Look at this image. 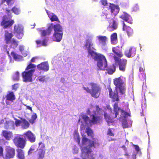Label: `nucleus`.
<instances>
[{
    "mask_svg": "<svg viewBox=\"0 0 159 159\" xmlns=\"http://www.w3.org/2000/svg\"><path fill=\"white\" fill-rule=\"evenodd\" d=\"M109 7L111 9V13L115 16L117 15L119 11L120 8L118 5H116L112 3H110Z\"/></svg>",
    "mask_w": 159,
    "mask_h": 159,
    "instance_id": "16",
    "label": "nucleus"
},
{
    "mask_svg": "<svg viewBox=\"0 0 159 159\" xmlns=\"http://www.w3.org/2000/svg\"><path fill=\"white\" fill-rule=\"evenodd\" d=\"M93 44L91 39H88L86 40L85 46L88 51V57H89V55H90L92 57H93V56H95L98 54L94 51L96 49L93 47Z\"/></svg>",
    "mask_w": 159,
    "mask_h": 159,
    "instance_id": "6",
    "label": "nucleus"
},
{
    "mask_svg": "<svg viewBox=\"0 0 159 159\" xmlns=\"http://www.w3.org/2000/svg\"><path fill=\"white\" fill-rule=\"evenodd\" d=\"M133 146L134 147L135 149L137 152H139L140 151V149L138 145L133 144Z\"/></svg>",
    "mask_w": 159,
    "mask_h": 159,
    "instance_id": "55",
    "label": "nucleus"
},
{
    "mask_svg": "<svg viewBox=\"0 0 159 159\" xmlns=\"http://www.w3.org/2000/svg\"><path fill=\"white\" fill-rule=\"evenodd\" d=\"M86 133L89 136H92L93 134L92 130L89 128H88L87 129Z\"/></svg>",
    "mask_w": 159,
    "mask_h": 159,
    "instance_id": "51",
    "label": "nucleus"
},
{
    "mask_svg": "<svg viewBox=\"0 0 159 159\" xmlns=\"http://www.w3.org/2000/svg\"><path fill=\"white\" fill-rule=\"evenodd\" d=\"M127 60L125 59H122L120 61L118 62L119 69L123 72L125 71L127 64Z\"/></svg>",
    "mask_w": 159,
    "mask_h": 159,
    "instance_id": "14",
    "label": "nucleus"
},
{
    "mask_svg": "<svg viewBox=\"0 0 159 159\" xmlns=\"http://www.w3.org/2000/svg\"><path fill=\"white\" fill-rule=\"evenodd\" d=\"M83 89L91 96L94 98H98L100 96L101 92V88L97 84L90 83L87 84V86H84Z\"/></svg>",
    "mask_w": 159,
    "mask_h": 159,
    "instance_id": "1",
    "label": "nucleus"
},
{
    "mask_svg": "<svg viewBox=\"0 0 159 159\" xmlns=\"http://www.w3.org/2000/svg\"><path fill=\"white\" fill-rule=\"evenodd\" d=\"M19 78V73L16 71L13 76V79L15 80H18Z\"/></svg>",
    "mask_w": 159,
    "mask_h": 159,
    "instance_id": "46",
    "label": "nucleus"
},
{
    "mask_svg": "<svg viewBox=\"0 0 159 159\" xmlns=\"http://www.w3.org/2000/svg\"><path fill=\"white\" fill-rule=\"evenodd\" d=\"M120 17L125 21L128 22L130 24L132 23V21L130 20L131 18V16L125 12H123Z\"/></svg>",
    "mask_w": 159,
    "mask_h": 159,
    "instance_id": "20",
    "label": "nucleus"
},
{
    "mask_svg": "<svg viewBox=\"0 0 159 159\" xmlns=\"http://www.w3.org/2000/svg\"><path fill=\"white\" fill-rule=\"evenodd\" d=\"M23 28L20 25H18L17 26L15 25L14 27V31L16 33V36L20 39L23 36Z\"/></svg>",
    "mask_w": 159,
    "mask_h": 159,
    "instance_id": "13",
    "label": "nucleus"
},
{
    "mask_svg": "<svg viewBox=\"0 0 159 159\" xmlns=\"http://www.w3.org/2000/svg\"><path fill=\"white\" fill-rule=\"evenodd\" d=\"M118 47H113L112 51L118 57H123V54L122 52L119 50Z\"/></svg>",
    "mask_w": 159,
    "mask_h": 159,
    "instance_id": "26",
    "label": "nucleus"
},
{
    "mask_svg": "<svg viewBox=\"0 0 159 159\" xmlns=\"http://www.w3.org/2000/svg\"><path fill=\"white\" fill-rule=\"evenodd\" d=\"M6 13L7 14H8L9 15H10L11 14V10H10L8 9H6Z\"/></svg>",
    "mask_w": 159,
    "mask_h": 159,
    "instance_id": "60",
    "label": "nucleus"
},
{
    "mask_svg": "<svg viewBox=\"0 0 159 159\" xmlns=\"http://www.w3.org/2000/svg\"><path fill=\"white\" fill-rule=\"evenodd\" d=\"M19 84H15L12 86V89L16 90L19 87Z\"/></svg>",
    "mask_w": 159,
    "mask_h": 159,
    "instance_id": "58",
    "label": "nucleus"
},
{
    "mask_svg": "<svg viewBox=\"0 0 159 159\" xmlns=\"http://www.w3.org/2000/svg\"><path fill=\"white\" fill-rule=\"evenodd\" d=\"M90 117L91 119L89 120V123L91 124H97L102 121V116L96 111H94L93 114L90 115Z\"/></svg>",
    "mask_w": 159,
    "mask_h": 159,
    "instance_id": "8",
    "label": "nucleus"
},
{
    "mask_svg": "<svg viewBox=\"0 0 159 159\" xmlns=\"http://www.w3.org/2000/svg\"><path fill=\"white\" fill-rule=\"evenodd\" d=\"M102 4L104 6L107 5V0H101Z\"/></svg>",
    "mask_w": 159,
    "mask_h": 159,
    "instance_id": "57",
    "label": "nucleus"
},
{
    "mask_svg": "<svg viewBox=\"0 0 159 159\" xmlns=\"http://www.w3.org/2000/svg\"><path fill=\"white\" fill-rule=\"evenodd\" d=\"M77 142L78 144H80V138L79 136H77Z\"/></svg>",
    "mask_w": 159,
    "mask_h": 159,
    "instance_id": "64",
    "label": "nucleus"
},
{
    "mask_svg": "<svg viewBox=\"0 0 159 159\" xmlns=\"http://www.w3.org/2000/svg\"><path fill=\"white\" fill-rule=\"evenodd\" d=\"M63 33L54 32L53 35L52 39L56 42H60L62 39Z\"/></svg>",
    "mask_w": 159,
    "mask_h": 159,
    "instance_id": "23",
    "label": "nucleus"
},
{
    "mask_svg": "<svg viewBox=\"0 0 159 159\" xmlns=\"http://www.w3.org/2000/svg\"><path fill=\"white\" fill-rule=\"evenodd\" d=\"M13 36V34L12 33H9L7 30L5 31L4 40L6 44L10 43Z\"/></svg>",
    "mask_w": 159,
    "mask_h": 159,
    "instance_id": "18",
    "label": "nucleus"
},
{
    "mask_svg": "<svg viewBox=\"0 0 159 159\" xmlns=\"http://www.w3.org/2000/svg\"><path fill=\"white\" fill-rule=\"evenodd\" d=\"M15 0H2V3L6 2L7 5L9 6L13 5L14 3Z\"/></svg>",
    "mask_w": 159,
    "mask_h": 159,
    "instance_id": "39",
    "label": "nucleus"
},
{
    "mask_svg": "<svg viewBox=\"0 0 159 159\" xmlns=\"http://www.w3.org/2000/svg\"><path fill=\"white\" fill-rule=\"evenodd\" d=\"M36 65L31 63H30L25 68V70H28L31 68H35Z\"/></svg>",
    "mask_w": 159,
    "mask_h": 159,
    "instance_id": "45",
    "label": "nucleus"
},
{
    "mask_svg": "<svg viewBox=\"0 0 159 159\" xmlns=\"http://www.w3.org/2000/svg\"><path fill=\"white\" fill-rule=\"evenodd\" d=\"M122 126L124 129L127 128L128 127V124L126 120H125L123 121Z\"/></svg>",
    "mask_w": 159,
    "mask_h": 159,
    "instance_id": "49",
    "label": "nucleus"
},
{
    "mask_svg": "<svg viewBox=\"0 0 159 159\" xmlns=\"http://www.w3.org/2000/svg\"><path fill=\"white\" fill-rule=\"evenodd\" d=\"M15 155V150L12 147H7L5 149V153L4 156H3L4 159H11L13 158Z\"/></svg>",
    "mask_w": 159,
    "mask_h": 159,
    "instance_id": "10",
    "label": "nucleus"
},
{
    "mask_svg": "<svg viewBox=\"0 0 159 159\" xmlns=\"http://www.w3.org/2000/svg\"><path fill=\"white\" fill-rule=\"evenodd\" d=\"M136 53V49L135 48H131L129 50H127L125 52V56L128 58L134 56Z\"/></svg>",
    "mask_w": 159,
    "mask_h": 159,
    "instance_id": "15",
    "label": "nucleus"
},
{
    "mask_svg": "<svg viewBox=\"0 0 159 159\" xmlns=\"http://www.w3.org/2000/svg\"><path fill=\"white\" fill-rule=\"evenodd\" d=\"M21 126L23 129H27L30 126L29 122L25 119H22Z\"/></svg>",
    "mask_w": 159,
    "mask_h": 159,
    "instance_id": "33",
    "label": "nucleus"
},
{
    "mask_svg": "<svg viewBox=\"0 0 159 159\" xmlns=\"http://www.w3.org/2000/svg\"><path fill=\"white\" fill-rule=\"evenodd\" d=\"M96 111L97 112H98V111H100L101 109L99 108L98 105L96 106Z\"/></svg>",
    "mask_w": 159,
    "mask_h": 159,
    "instance_id": "63",
    "label": "nucleus"
},
{
    "mask_svg": "<svg viewBox=\"0 0 159 159\" xmlns=\"http://www.w3.org/2000/svg\"><path fill=\"white\" fill-rule=\"evenodd\" d=\"M2 134L3 136L7 140H10L12 136V133L10 131L4 130L2 131Z\"/></svg>",
    "mask_w": 159,
    "mask_h": 159,
    "instance_id": "24",
    "label": "nucleus"
},
{
    "mask_svg": "<svg viewBox=\"0 0 159 159\" xmlns=\"http://www.w3.org/2000/svg\"><path fill=\"white\" fill-rule=\"evenodd\" d=\"M15 124L16 126L18 127L20 126V124H21L22 120L16 118H15Z\"/></svg>",
    "mask_w": 159,
    "mask_h": 159,
    "instance_id": "48",
    "label": "nucleus"
},
{
    "mask_svg": "<svg viewBox=\"0 0 159 159\" xmlns=\"http://www.w3.org/2000/svg\"><path fill=\"white\" fill-rule=\"evenodd\" d=\"M7 19L6 16H4L1 23V26H3L4 29H7L11 26L14 23L13 20H11L10 21H8Z\"/></svg>",
    "mask_w": 159,
    "mask_h": 159,
    "instance_id": "11",
    "label": "nucleus"
},
{
    "mask_svg": "<svg viewBox=\"0 0 159 159\" xmlns=\"http://www.w3.org/2000/svg\"><path fill=\"white\" fill-rule=\"evenodd\" d=\"M46 76L45 75H40L37 78V80H39L40 82H43L45 80Z\"/></svg>",
    "mask_w": 159,
    "mask_h": 159,
    "instance_id": "42",
    "label": "nucleus"
},
{
    "mask_svg": "<svg viewBox=\"0 0 159 159\" xmlns=\"http://www.w3.org/2000/svg\"><path fill=\"white\" fill-rule=\"evenodd\" d=\"M25 138H26L30 142L34 143L36 140L35 135L30 130L27 131L23 134Z\"/></svg>",
    "mask_w": 159,
    "mask_h": 159,
    "instance_id": "12",
    "label": "nucleus"
},
{
    "mask_svg": "<svg viewBox=\"0 0 159 159\" xmlns=\"http://www.w3.org/2000/svg\"><path fill=\"white\" fill-rule=\"evenodd\" d=\"M123 30L125 31L129 37L132 36L133 34V31L131 27L125 25V23H123Z\"/></svg>",
    "mask_w": 159,
    "mask_h": 159,
    "instance_id": "21",
    "label": "nucleus"
},
{
    "mask_svg": "<svg viewBox=\"0 0 159 159\" xmlns=\"http://www.w3.org/2000/svg\"><path fill=\"white\" fill-rule=\"evenodd\" d=\"M113 83L116 89L125 84L121 77L114 79L113 80Z\"/></svg>",
    "mask_w": 159,
    "mask_h": 159,
    "instance_id": "19",
    "label": "nucleus"
},
{
    "mask_svg": "<svg viewBox=\"0 0 159 159\" xmlns=\"http://www.w3.org/2000/svg\"><path fill=\"white\" fill-rule=\"evenodd\" d=\"M104 118L107 122L108 124L109 125L111 123H112L113 122V121L111 119L110 116L107 113L105 112L104 113Z\"/></svg>",
    "mask_w": 159,
    "mask_h": 159,
    "instance_id": "34",
    "label": "nucleus"
},
{
    "mask_svg": "<svg viewBox=\"0 0 159 159\" xmlns=\"http://www.w3.org/2000/svg\"><path fill=\"white\" fill-rule=\"evenodd\" d=\"M113 58L116 63H117L118 64V62H120V61L121 60V59L118 58L116 56H114L113 57Z\"/></svg>",
    "mask_w": 159,
    "mask_h": 159,
    "instance_id": "54",
    "label": "nucleus"
},
{
    "mask_svg": "<svg viewBox=\"0 0 159 159\" xmlns=\"http://www.w3.org/2000/svg\"><path fill=\"white\" fill-rule=\"evenodd\" d=\"M38 69L40 70L44 71H47L49 69V66L48 63L46 62H43L37 66Z\"/></svg>",
    "mask_w": 159,
    "mask_h": 159,
    "instance_id": "17",
    "label": "nucleus"
},
{
    "mask_svg": "<svg viewBox=\"0 0 159 159\" xmlns=\"http://www.w3.org/2000/svg\"><path fill=\"white\" fill-rule=\"evenodd\" d=\"M95 139H93V141ZM95 140H97L98 141V140L97 139H95ZM89 140H90V139H89L88 138H86L85 136H84L83 137H82V145H85L86 144V143L87 142V141H89V145L88 146H88V147H89L90 146H89V145H90V142H89ZM91 141H92L91 140Z\"/></svg>",
    "mask_w": 159,
    "mask_h": 159,
    "instance_id": "37",
    "label": "nucleus"
},
{
    "mask_svg": "<svg viewBox=\"0 0 159 159\" xmlns=\"http://www.w3.org/2000/svg\"><path fill=\"white\" fill-rule=\"evenodd\" d=\"M107 135L111 137L114 136V134L112 131L111 128H109L108 129Z\"/></svg>",
    "mask_w": 159,
    "mask_h": 159,
    "instance_id": "44",
    "label": "nucleus"
},
{
    "mask_svg": "<svg viewBox=\"0 0 159 159\" xmlns=\"http://www.w3.org/2000/svg\"><path fill=\"white\" fill-rule=\"evenodd\" d=\"M25 105L26 107V108L27 109L30 110L31 112L33 111L32 107L29 106H27L26 105Z\"/></svg>",
    "mask_w": 159,
    "mask_h": 159,
    "instance_id": "61",
    "label": "nucleus"
},
{
    "mask_svg": "<svg viewBox=\"0 0 159 159\" xmlns=\"http://www.w3.org/2000/svg\"><path fill=\"white\" fill-rule=\"evenodd\" d=\"M35 150V148L34 146H31V147L29 149L28 151V154L29 155L30 154L32 153L33 151Z\"/></svg>",
    "mask_w": 159,
    "mask_h": 159,
    "instance_id": "52",
    "label": "nucleus"
},
{
    "mask_svg": "<svg viewBox=\"0 0 159 159\" xmlns=\"http://www.w3.org/2000/svg\"><path fill=\"white\" fill-rule=\"evenodd\" d=\"M111 20L112 21V25H111V27L112 28V30H113L116 29L117 27V23L114 19H112Z\"/></svg>",
    "mask_w": 159,
    "mask_h": 159,
    "instance_id": "40",
    "label": "nucleus"
},
{
    "mask_svg": "<svg viewBox=\"0 0 159 159\" xmlns=\"http://www.w3.org/2000/svg\"><path fill=\"white\" fill-rule=\"evenodd\" d=\"M11 11L16 14H18L20 13V11L19 9L15 7H13L11 9Z\"/></svg>",
    "mask_w": 159,
    "mask_h": 159,
    "instance_id": "43",
    "label": "nucleus"
},
{
    "mask_svg": "<svg viewBox=\"0 0 159 159\" xmlns=\"http://www.w3.org/2000/svg\"><path fill=\"white\" fill-rule=\"evenodd\" d=\"M3 149L2 147L0 146V157H3Z\"/></svg>",
    "mask_w": 159,
    "mask_h": 159,
    "instance_id": "56",
    "label": "nucleus"
},
{
    "mask_svg": "<svg viewBox=\"0 0 159 159\" xmlns=\"http://www.w3.org/2000/svg\"><path fill=\"white\" fill-rule=\"evenodd\" d=\"M16 157L19 159H25V156L24 151L21 149H18L16 150Z\"/></svg>",
    "mask_w": 159,
    "mask_h": 159,
    "instance_id": "28",
    "label": "nucleus"
},
{
    "mask_svg": "<svg viewBox=\"0 0 159 159\" xmlns=\"http://www.w3.org/2000/svg\"><path fill=\"white\" fill-rule=\"evenodd\" d=\"M23 135H18L13 139V143L17 147L23 149L25 147L26 144V139L22 137Z\"/></svg>",
    "mask_w": 159,
    "mask_h": 159,
    "instance_id": "5",
    "label": "nucleus"
},
{
    "mask_svg": "<svg viewBox=\"0 0 159 159\" xmlns=\"http://www.w3.org/2000/svg\"><path fill=\"white\" fill-rule=\"evenodd\" d=\"M90 145L89 147L86 146L83 148V150L84 152H85V157H82V159H95V157L93 153H91L92 152L91 148L92 147H95L96 145H99V143L98 141L94 139L93 141H92L89 140Z\"/></svg>",
    "mask_w": 159,
    "mask_h": 159,
    "instance_id": "4",
    "label": "nucleus"
},
{
    "mask_svg": "<svg viewBox=\"0 0 159 159\" xmlns=\"http://www.w3.org/2000/svg\"><path fill=\"white\" fill-rule=\"evenodd\" d=\"M19 49L21 52L22 53L24 50V47L23 46H20Z\"/></svg>",
    "mask_w": 159,
    "mask_h": 159,
    "instance_id": "59",
    "label": "nucleus"
},
{
    "mask_svg": "<svg viewBox=\"0 0 159 159\" xmlns=\"http://www.w3.org/2000/svg\"><path fill=\"white\" fill-rule=\"evenodd\" d=\"M34 69H31L29 71L25 70L22 73L23 81L25 82H31L33 81L32 76Z\"/></svg>",
    "mask_w": 159,
    "mask_h": 159,
    "instance_id": "9",
    "label": "nucleus"
},
{
    "mask_svg": "<svg viewBox=\"0 0 159 159\" xmlns=\"http://www.w3.org/2000/svg\"><path fill=\"white\" fill-rule=\"evenodd\" d=\"M10 42L11 43L10 45L11 47L14 49H15L17 48L19 42L17 41L14 39H13Z\"/></svg>",
    "mask_w": 159,
    "mask_h": 159,
    "instance_id": "35",
    "label": "nucleus"
},
{
    "mask_svg": "<svg viewBox=\"0 0 159 159\" xmlns=\"http://www.w3.org/2000/svg\"><path fill=\"white\" fill-rule=\"evenodd\" d=\"M107 89L109 92V96L110 98L112 99L113 102H115L113 105V108L114 112H115V118H116L117 115L118 114V111L120 110V107H118V101H120V99L118 95V93L117 90L114 91L110 86L108 87Z\"/></svg>",
    "mask_w": 159,
    "mask_h": 159,
    "instance_id": "2",
    "label": "nucleus"
},
{
    "mask_svg": "<svg viewBox=\"0 0 159 159\" xmlns=\"http://www.w3.org/2000/svg\"><path fill=\"white\" fill-rule=\"evenodd\" d=\"M37 117L36 113H34L31 116V119L29 120V121L31 124H33L34 123V121L36 119Z\"/></svg>",
    "mask_w": 159,
    "mask_h": 159,
    "instance_id": "38",
    "label": "nucleus"
},
{
    "mask_svg": "<svg viewBox=\"0 0 159 159\" xmlns=\"http://www.w3.org/2000/svg\"><path fill=\"white\" fill-rule=\"evenodd\" d=\"M6 100L13 102L16 99V98L14 93L12 92H11L7 93L6 96Z\"/></svg>",
    "mask_w": 159,
    "mask_h": 159,
    "instance_id": "29",
    "label": "nucleus"
},
{
    "mask_svg": "<svg viewBox=\"0 0 159 159\" xmlns=\"http://www.w3.org/2000/svg\"><path fill=\"white\" fill-rule=\"evenodd\" d=\"M93 59L97 61V66L98 70H105L107 66V60L105 57L100 53L93 56Z\"/></svg>",
    "mask_w": 159,
    "mask_h": 159,
    "instance_id": "3",
    "label": "nucleus"
},
{
    "mask_svg": "<svg viewBox=\"0 0 159 159\" xmlns=\"http://www.w3.org/2000/svg\"><path fill=\"white\" fill-rule=\"evenodd\" d=\"M125 85V84L117 88L119 89V93H120L121 94H124L125 93L126 89Z\"/></svg>",
    "mask_w": 159,
    "mask_h": 159,
    "instance_id": "36",
    "label": "nucleus"
},
{
    "mask_svg": "<svg viewBox=\"0 0 159 159\" xmlns=\"http://www.w3.org/2000/svg\"><path fill=\"white\" fill-rule=\"evenodd\" d=\"M111 42L112 44H116L118 42L117 35L116 33H114L111 35Z\"/></svg>",
    "mask_w": 159,
    "mask_h": 159,
    "instance_id": "27",
    "label": "nucleus"
},
{
    "mask_svg": "<svg viewBox=\"0 0 159 159\" xmlns=\"http://www.w3.org/2000/svg\"><path fill=\"white\" fill-rule=\"evenodd\" d=\"M99 42L103 45L104 46L106 44V42L107 40V38L106 36H99L97 37Z\"/></svg>",
    "mask_w": 159,
    "mask_h": 159,
    "instance_id": "32",
    "label": "nucleus"
},
{
    "mask_svg": "<svg viewBox=\"0 0 159 159\" xmlns=\"http://www.w3.org/2000/svg\"><path fill=\"white\" fill-rule=\"evenodd\" d=\"M52 30V23L46 30H42L41 31V36L42 37H44L47 35H50L51 34Z\"/></svg>",
    "mask_w": 159,
    "mask_h": 159,
    "instance_id": "22",
    "label": "nucleus"
},
{
    "mask_svg": "<svg viewBox=\"0 0 159 159\" xmlns=\"http://www.w3.org/2000/svg\"><path fill=\"white\" fill-rule=\"evenodd\" d=\"M121 116L122 117H124L125 118L128 116H130V115L128 112L124 111L123 110H121Z\"/></svg>",
    "mask_w": 159,
    "mask_h": 159,
    "instance_id": "41",
    "label": "nucleus"
},
{
    "mask_svg": "<svg viewBox=\"0 0 159 159\" xmlns=\"http://www.w3.org/2000/svg\"><path fill=\"white\" fill-rule=\"evenodd\" d=\"M11 55L15 60L19 58V56L16 54L14 52H12L11 53Z\"/></svg>",
    "mask_w": 159,
    "mask_h": 159,
    "instance_id": "47",
    "label": "nucleus"
},
{
    "mask_svg": "<svg viewBox=\"0 0 159 159\" xmlns=\"http://www.w3.org/2000/svg\"><path fill=\"white\" fill-rule=\"evenodd\" d=\"M39 147L36 152L38 159H43L44 157L46 149L45 144L42 142L39 143Z\"/></svg>",
    "mask_w": 159,
    "mask_h": 159,
    "instance_id": "7",
    "label": "nucleus"
},
{
    "mask_svg": "<svg viewBox=\"0 0 159 159\" xmlns=\"http://www.w3.org/2000/svg\"><path fill=\"white\" fill-rule=\"evenodd\" d=\"M48 16L52 22L57 21L59 22V20L57 16L53 13H49L47 12Z\"/></svg>",
    "mask_w": 159,
    "mask_h": 159,
    "instance_id": "31",
    "label": "nucleus"
},
{
    "mask_svg": "<svg viewBox=\"0 0 159 159\" xmlns=\"http://www.w3.org/2000/svg\"><path fill=\"white\" fill-rule=\"evenodd\" d=\"M82 119L84 120V122L85 123L87 122L88 120H89V117L86 115H83L82 116Z\"/></svg>",
    "mask_w": 159,
    "mask_h": 159,
    "instance_id": "50",
    "label": "nucleus"
},
{
    "mask_svg": "<svg viewBox=\"0 0 159 159\" xmlns=\"http://www.w3.org/2000/svg\"><path fill=\"white\" fill-rule=\"evenodd\" d=\"M139 10V7L138 4L135 5L133 7V10L134 11H137Z\"/></svg>",
    "mask_w": 159,
    "mask_h": 159,
    "instance_id": "53",
    "label": "nucleus"
},
{
    "mask_svg": "<svg viewBox=\"0 0 159 159\" xmlns=\"http://www.w3.org/2000/svg\"><path fill=\"white\" fill-rule=\"evenodd\" d=\"M54 31V32L63 33L62 28L59 24L53 25L52 24V29Z\"/></svg>",
    "mask_w": 159,
    "mask_h": 159,
    "instance_id": "30",
    "label": "nucleus"
},
{
    "mask_svg": "<svg viewBox=\"0 0 159 159\" xmlns=\"http://www.w3.org/2000/svg\"><path fill=\"white\" fill-rule=\"evenodd\" d=\"M105 70L107 71L109 75H112L116 70V66L115 64H113L108 67L106 68Z\"/></svg>",
    "mask_w": 159,
    "mask_h": 159,
    "instance_id": "25",
    "label": "nucleus"
},
{
    "mask_svg": "<svg viewBox=\"0 0 159 159\" xmlns=\"http://www.w3.org/2000/svg\"><path fill=\"white\" fill-rule=\"evenodd\" d=\"M136 154L135 153H134L132 156V159H136Z\"/></svg>",
    "mask_w": 159,
    "mask_h": 159,
    "instance_id": "62",
    "label": "nucleus"
}]
</instances>
